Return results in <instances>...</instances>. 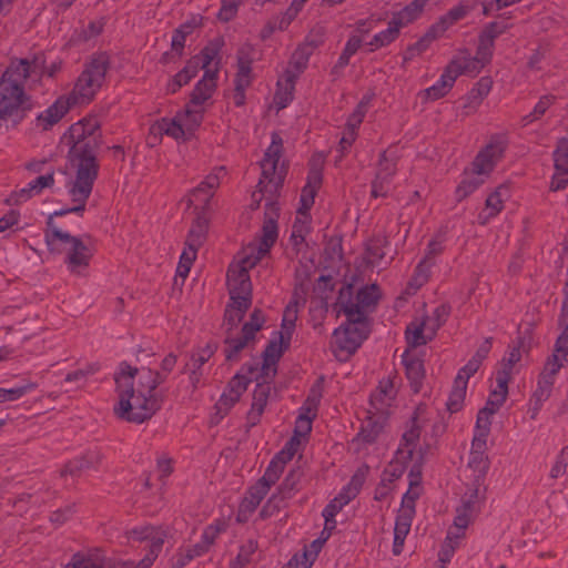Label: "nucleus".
Instances as JSON below:
<instances>
[{"label":"nucleus","mask_w":568,"mask_h":568,"mask_svg":"<svg viewBox=\"0 0 568 568\" xmlns=\"http://www.w3.org/2000/svg\"><path fill=\"white\" fill-rule=\"evenodd\" d=\"M44 54L37 53L31 60L12 58L0 77V109L13 116L19 124L32 109L26 83L32 75L42 77Z\"/></svg>","instance_id":"f257e3e1"},{"label":"nucleus","mask_w":568,"mask_h":568,"mask_svg":"<svg viewBox=\"0 0 568 568\" xmlns=\"http://www.w3.org/2000/svg\"><path fill=\"white\" fill-rule=\"evenodd\" d=\"M62 139L70 145L67 159L71 169L99 176L100 163L97 154L102 135L98 119L84 118L73 123Z\"/></svg>","instance_id":"f03ea898"},{"label":"nucleus","mask_w":568,"mask_h":568,"mask_svg":"<svg viewBox=\"0 0 568 568\" xmlns=\"http://www.w3.org/2000/svg\"><path fill=\"white\" fill-rule=\"evenodd\" d=\"M346 322L333 332L334 352L341 361L348 359L371 334V321L356 310L342 312Z\"/></svg>","instance_id":"7ed1b4c3"},{"label":"nucleus","mask_w":568,"mask_h":568,"mask_svg":"<svg viewBox=\"0 0 568 568\" xmlns=\"http://www.w3.org/2000/svg\"><path fill=\"white\" fill-rule=\"evenodd\" d=\"M110 67L111 60L106 52L93 54L79 75L73 90L68 95L70 101L74 105L89 104L102 88Z\"/></svg>","instance_id":"20e7f679"},{"label":"nucleus","mask_w":568,"mask_h":568,"mask_svg":"<svg viewBox=\"0 0 568 568\" xmlns=\"http://www.w3.org/2000/svg\"><path fill=\"white\" fill-rule=\"evenodd\" d=\"M49 252L61 254V244H68L70 247L67 252L64 263L71 273L80 274L87 268L93 256L91 248L83 242L81 237L73 236L62 230H54L47 236L45 241Z\"/></svg>","instance_id":"39448f33"},{"label":"nucleus","mask_w":568,"mask_h":568,"mask_svg":"<svg viewBox=\"0 0 568 568\" xmlns=\"http://www.w3.org/2000/svg\"><path fill=\"white\" fill-rule=\"evenodd\" d=\"M75 173L74 180H71L68 184V192L71 196L72 202L75 204L72 207L61 209L59 211H54L47 219V229L44 230V241H47V236L50 235L54 230H61L59 226L54 224V217L63 216L70 213H75L82 215L85 211L87 201L89 200L94 182L98 179V175L90 174L88 172H81L78 170H73Z\"/></svg>","instance_id":"423d86ee"},{"label":"nucleus","mask_w":568,"mask_h":568,"mask_svg":"<svg viewBox=\"0 0 568 568\" xmlns=\"http://www.w3.org/2000/svg\"><path fill=\"white\" fill-rule=\"evenodd\" d=\"M130 407L124 410L122 400L114 407L116 416L130 423L142 424L149 420L161 407L163 397L161 395H148L142 392H134L129 399Z\"/></svg>","instance_id":"0eeeda50"},{"label":"nucleus","mask_w":568,"mask_h":568,"mask_svg":"<svg viewBox=\"0 0 568 568\" xmlns=\"http://www.w3.org/2000/svg\"><path fill=\"white\" fill-rule=\"evenodd\" d=\"M353 284H345L338 292L335 307H339L338 313L348 310H356L359 313L367 314L366 310L375 308L381 298V292L377 284L365 285L356 294V303L352 301Z\"/></svg>","instance_id":"6e6552de"},{"label":"nucleus","mask_w":568,"mask_h":568,"mask_svg":"<svg viewBox=\"0 0 568 568\" xmlns=\"http://www.w3.org/2000/svg\"><path fill=\"white\" fill-rule=\"evenodd\" d=\"M508 146V140L505 134H493L488 143L477 153L471 162L473 173L475 175H488L497 163L504 158Z\"/></svg>","instance_id":"1a4fd4ad"},{"label":"nucleus","mask_w":568,"mask_h":568,"mask_svg":"<svg viewBox=\"0 0 568 568\" xmlns=\"http://www.w3.org/2000/svg\"><path fill=\"white\" fill-rule=\"evenodd\" d=\"M280 209L274 202L265 204L264 222L262 226V236L258 245L250 244L244 248L243 253H248V256H258L260 261L270 253V250L275 244L278 235L277 219L280 216Z\"/></svg>","instance_id":"9d476101"},{"label":"nucleus","mask_w":568,"mask_h":568,"mask_svg":"<svg viewBox=\"0 0 568 568\" xmlns=\"http://www.w3.org/2000/svg\"><path fill=\"white\" fill-rule=\"evenodd\" d=\"M258 262V256H248V253H243L237 265L229 266L226 283L230 294L252 295V283L248 271Z\"/></svg>","instance_id":"9b49d317"},{"label":"nucleus","mask_w":568,"mask_h":568,"mask_svg":"<svg viewBox=\"0 0 568 568\" xmlns=\"http://www.w3.org/2000/svg\"><path fill=\"white\" fill-rule=\"evenodd\" d=\"M128 538L133 541H150L149 552L140 562L143 565V568H148L161 552L166 538V532L160 527L143 526L128 531Z\"/></svg>","instance_id":"f8f14e48"},{"label":"nucleus","mask_w":568,"mask_h":568,"mask_svg":"<svg viewBox=\"0 0 568 568\" xmlns=\"http://www.w3.org/2000/svg\"><path fill=\"white\" fill-rule=\"evenodd\" d=\"M323 182V173L322 165L312 160L310 162V169L307 173L306 184L303 186L301 191L300 197V207L297 209V214L308 217V212L314 205L315 196L317 191L321 189Z\"/></svg>","instance_id":"ddd939ff"},{"label":"nucleus","mask_w":568,"mask_h":568,"mask_svg":"<svg viewBox=\"0 0 568 568\" xmlns=\"http://www.w3.org/2000/svg\"><path fill=\"white\" fill-rule=\"evenodd\" d=\"M529 342L525 336H518L513 345H509V352L501 361V368L497 371L496 383L505 387L511 379L514 366L521 359V352H528Z\"/></svg>","instance_id":"4468645a"},{"label":"nucleus","mask_w":568,"mask_h":568,"mask_svg":"<svg viewBox=\"0 0 568 568\" xmlns=\"http://www.w3.org/2000/svg\"><path fill=\"white\" fill-rule=\"evenodd\" d=\"M139 373V368L131 366L126 362L119 364V369L114 374V382L116 385V393L119 400H122L124 405L123 409L126 410L130 407V397L132 393L136 392L134 388V378Z\"/></svg>","instance_id":"2eb2a0df"},{"label":"nucleus","mask_w":568,"mask_h":568,"mask_svg":"<svg viewBox=\"0 0 568 568\" xmlns=\"http://www.w3.org/2000/svg\"><path fill=\"white\" fill-rule=\"evenodd\" d=\"M74 105L68 97L58 98L48 109L39 113L36 118V126L43 131L51 129L57 124Z\"/></svg>","instance_id":"dca6fc26"},{"label":"nucleus","mask_w":568,"mask_h":568,"mask_svg":"<svg viewBox=\"0 0 568 568\" xmlns=\"http://www.w3.org/2000/svg\"><path fill=\"white\" fill-rule=\"evenodd\" d=\"M424 409L423 405L416 407L410 417V427L403 434L396 456L405 460L413 458L414 449L419 440L422 428L418 425L419 413Z\"/></svg>","instance_id":"f3484780"},{"label":"nucleus","mask_w":568,"mask_h":568,"mask_svg":"<svg viewBox=\"0 0 568 568\" xmlns=\"http://www.w3.org/2000/svg\"><path fill=\"white\" fill-rule=\"evenodd\" d=\"M272 389L273 386H270L268 383H256L252 395V405L246 415L247 427H254L260 423Z\"/></svg>","instance_id":"a211bd4d"},{"label":"nucleus","mask_w":568,"mask_h":568,"mask_svg":"<svg viewBox=\"0 0 568 568\" xmlns=\"http://www.w3.org/2000/svg\"><path fill=\"white\" fill-rule=\"evenodd\" d=\"M219 186L220 179L216 174L206 175L197 186L191 190L190 204H193L195 209L200 207L204 212Z\"/></svg>","instance_id":"6ab92c4d"},{"label":"nucleus","mask_w":568,"mask_h":568,"mask_svg":"<svg viewBox=\"0 0 568 568\" xmlns=\"http://www.w3.org/2000/svg\"><path fill=\"white\" fill-rule=\"evenodd\" d=\"M219 69H206L200 81L195 84L190 94V102L187 104L193 106H201L206 102L216 89Z\"/></svg>","instance_id":"aec40b11"},{"label":"nucleus","mask_w":568,"mask_h":568,"mask_svg":"<svg viewBox=\"0 0 568 568\" xmlns=\"http://www.w3.org/2000/svg\"><path fill=\"white\" fill-rule=\"evenodd\" d=\"M478 0H460L459 3L450 8L446 14L442 16L434 24L444 34L449 27L464 19L469 12L476 9Z\"/></svg>","instance_id":"412c9836"},{"label":"nucleus","mask_w":568,"mask_h":568,"mask_svg":"<svg viewBox=\"0 0 568 568\" xmlns=\"http://www.w3.org/2000/svg\"><path fill=\"white\" fill-rule=\"evenodd\" d=\"M479 488L473 487L470 494L463 498L462 505L456 509L454 525L459 529H466L478 511Z\"/></svg>","instance_id":"4be33fe9"},{"label":"nucleus","mask_w":568,"mask_h":568,"mask_svg":"<svg viewBox=\"0 0 568 568\" xmlns=\"http://www.w3.org/2000/svg\"><path fill=\"white\" fill-rule=\"evenodd\" d=\"M268 493V489H266L263 485H260L256 483L254 486H252L245 497L242 499L239 511H237V521L239 523H245L248 517L256 510L260 503L263 500V498Z\"/></svg>","instance_id":"5701e85b"},{"label":"nucleus","mask_w":568,"mask_h":568,"mask_svg":"<svg viewBox=\"0 0 568 568\" xmlns=\"http://www.w3.org/2000/svg\"><path fill=\"white\" fill-rule=\"evenodd\" d=\"M447 68L457 80L462 74H477L483 67L475 57L470 55L467 49H464L449 61Z\"/></svg>","instance_id":"b1692460"},{"label":"nucleus","mask_w":568,"mask_h":568,"mask_svg":"<svg viewBox=\"0 0 568 568\" xmlns=\"http://www.w3.org/2000/svg\"><path fill=\"white\" fill-rule=\"evenodd\" d=\"M403 364L405 366V374L409 381L412 390L417 394L423 387V381L425 378V366L424 361L418 357H409L408 351L403 354Z\"/></svg>","instance_id":"393cba45"},{"label":"nucleus","mask_w":568,"mask_h":568,"mask_svg":"<svg viewBox=\"0 0 568 568\" xmlns=\"http://www.w3.org/2000/svg\"><path fill=\"white\" fill-rule=\"evenodd\" d=\"M255 48L251 43L242 44L236 51V73L234 78L254 80L252 64L255 60Z\"/></svg>","instance_id":"a878e982"},{"label":"nucleus","mask_w":568,"mask_h":568,"mask_svg":"<svg viewBox=\"0 0 568 568\" xmlns=\"http://www.w3.org/2000/svg\"><path fill=\"white\" fill-rule=\"evenodd\" d=\"M277 163L278 162L270 160L261 161L262 178L257 184L260 193L267 191L268 186H272L274 191H276L283 184L284 175L282 173H277Z\"/></svg>","instance_id":"bb28decb"},{"label":"nucleus","mask_w":568,"mask_h":568,"mask_svg":"<svg viewBox=\"0 0 568 568\" xmlns=\"http://www.w3.org/2000/svg\"><path fill=\"white\" fill-rule=\"evenodd\" d=\"M399 160L398 149L394 145L387 148L384 150L381 155L377 163V172L376 175L378 179H386L388 181L392 180V178L397 172V162Z\"/></svg>","instance_id":"cd10ccee"},{"label":"nucleus","mask_w":568,"mask_h":568,"mask_svg":"<svg viewBox=\"0 0 568 568\" xmlns=\"http://www.w3.org/2000/svg\"><path fill=\"white\" fill-rule=\"evenodd\" d=\"M503 191H507L506 187L499 186L493 193H490L485 202V209L478 214V223L486 225L489 221L496 217L504 209Z\"/></svg>","instance_id":"c85d7f7f"},{"label":"nucleus","mask_w":568,"mask_h":568,"mask_svg":"<svg viewBox=\"0 0 568 568\" xmlns=\"http://www.w3.org/2000/svg\"><path fill=\"white\" fill-rule=\"evenodd\" d=\"M241 372H245L250 376L255 374L254 379L256 383H268L272 386L277 374V364H271L264 359L261 367L258 362L254 364L246 363L242 366Z\"/></svg>","instance_id":"c756f323"},{"label":"nucleus","mask_w":568,"mask_h":568,"mask_svg":"<svg viewBox=\"0 0 568 568\" xmlns=\"http://www.w3.org/2000/svg\"><path fill=\"white\" fill-rule=\"evenodd\" d=\"M387 417L384 414H373L366 418L362 425L358 436L366 444L376 442L379 434L383 432Z\"/></svg>","instance_id":"7c9ffc66"},{"label":"nucleus","mask_w":568,"mask_h":568,"mask_svg":"<svg viewBox=\"0 0 568 568\" xmlns=\"http://www.w3.org/2000/svg\"><path fill=\"white\" fill-rule=\"evenodd\" d=\"M429 0H413L400 11L395 12L392 20L402 29L414 22L422 14L425 6Z\"/></svg>","instance_id":"2f4dec72"},{"label":"nucleus","mask_w":568,"mask_h":568,"mask_svg":"<svg viewBox=\"0 0 568 568\" xmlns=\"http://www.w3.org/2000/svg\"><path fill=\"white\" fill-rule=\"evenodd\" d=\"M489 466L490 462L485 453H469L468 467L474 473L473 487L480 488L484 485Z\"/></svg>","instance_id":"473e14b6"},{"label":"nucleus","mask_w":568,"mask_h":568,"mask_svg":"<svg viewBox=\"0 0 568 568\" xmlns=\"http://www.w3.org/2000/svg\"><path fill=\"white\" fill-rule=\"evenodd\" d=\"M456 79L452 74V71L446 67L438 79V81L432 87L423 91L426 99L432 101L444 98L454 87Z\"/></svg>","instance_id":"72a5a7b5"},{"label":"nucleus","mask_w":568,"mask_h":568,"mask_svg":"<svg viewBox=\"0 0 568 568\" xmlns=\"http://www.w3.org/2000/svg\"><path fill=\"white\" fill-rule=\"evenodd\" d=\"M442 36H443L442 32H439V30H437V28L433 23L428 28L426 33L419 40H417L413 44H409L406 48V51L404 53V60L409 61V60L414 59L415 57L419 55L420 53H423L424 51H426L428 49V47L430 45V43L433 41H435L436 39H438Z\"/></svg>","instance_id":"f704fd0d"},{"label":"nucleus","mask_w":568,"mask_h":568,"mask_svg":"<svg viewBox=\"0 0 568 568\" xmlns=\"http://www.w3.org/2000/svg\"><path fill=\"white\" fill-rule=\"evenodd\" d=\"M426 328H428L426 322L414 321L406 326L405 338L409 347L416 348L432 341V336L428 333L425 334Z\"/></svg>","instance_id":"c9c22d12"},{"label":"nucleus","mask_w":568,"mask_h":568,"mask_svg":"<svg viewBox=\"0 0 568 568\" xmlns=\"http://www.w3.org/2000/svg\"><path fill=\"white\" fill-rule=\"evenodd\" d=\"M255 339L248 336L246 333H241L239 337H226L224 339V355L226 362H239L241 352L248 346L251 342Z\"/></svg>","instance_id":"e433bc0d"},{"label":"nucleus","mask_w":568,"mask_h":568,"mask_svg":"<svg viewBox=\"0 0 568 568\" xmlns=\"http://www.w3.org/2000/svg\"><path fill=\"white\" fill-rule=\"evenodd\" d=\"M399 33L400 28L390 19L387 29L376 33L372 40L367 42V45L369 47L368 51L374 52L381 48L389 45L399 37Z\"/></svg>","instance_id":"4c0bfd02"},{"label":"nucleus","mask_w":568,"mask_h":568,"mask_svg":"<svg viewBox=\"0 0 568 568\" xmlns=\"http://www.w3.org/2000/svg\"><path fill=\"white\" fill-rule=\"evenodd\" d=\"M295 82V75L293 74H288L287 77L283 75V81L280 80L277 82L274 101L278 109L286 108L293 101Z\"/></svg>","instance_id":"58836bf2"},{"label":"nucleus","mask_w":568,"mask_h":568,"mask_svg":"<svg viewBox=\"0 0 568 568\" xmlns=\"http://www.w3.org/2000/svg\"><path fill=\"white\" fill-rule=\"evenodd\" d=\"M467 385L466 382L460 376H456L454 379L453 388L449 393L446 407L448 412L457 413L464 406V400L466 396Z\"/></svg>","instance_id":"ea45409f"},{"label":"nucleus","mask_w":568,"mask_h":568,"mask_svg":"<svg viewBox=\"0 0 568 568\" xmlns=\"http://www.w3.org/2000/svg\"><path fill=\"white\" fill-rule=\"evenodd\" d=\"M311 55L312 53L310 51H306L305 49L298 45L292 54L288 68L284 72V77L293 74L295 75L296 81L300 74L303 73L307 68Z\"/></svg>","instance_id":"a19ab883"},{"label":"nucleus","mask_w":568,"mask_h":568,"mask_svg":"<svg viewBox=\"0 0 568 568\" xmlns=\"http://www.w3.org/2000/svg\"><path fill=\"white\" fill-rule=\"evenodd\" d=\"M152 131H158L161 134H166L175 140L184 138L187 133L183 124L176 119L163 118L151 128Z\"/></svg>","instance_id":"79ce46f5"},{"label":"nucleus","mask_w":568,"mask_h":568,"mask_svg":"<svg viewBox=\"0 0 568 568\" xmlns=\"http://www.w3.org/2000/svg\"><path fill=\"white\" fill-rule=\"evenodd\" d=\"M303 471L300 467L293 468L288 471L282 484L277 488V493L286 500L292 498L295 491L298 490V484L303 477Z\"/></svg>","instance_id":"37998d69"},{"label":"nucleus","mask_w":568,"mask_h":568,"mask_svg":"<svg viewBox=\"0 0 568 568\" xmlns=\"http://www.w3.org/2000/svg\"><path fill=\"white\" fill-rule=\"evenodd\" d=\"M306 287L303 283L295 286L292 300L284 310L283 320H297L298 306L306 303Z\"/></svg>","instance_id":"c03bdc74"},{"label":"nucleus","mask_w":568,"mask_h":568,"mask_svg":"<svg viewBox=\"0 0 568 568\" xmlns=\"http://www.w3.org/2000/svg\"><path fill=\"white\" fill-rule=\"evenodd\" d=\"M204 554H206V546L199 544L185 550H180L172 558L171 568H184L194 558L201 557Z\"/></svg>","instance_id":"a18cd8bd"},{"label":"nucleus","mask_w":568,"mask_h":568,"mask_svg":"<svg viewBox=\"0 0 568 568\" xmlns=\"http://www.w3.org/2000/svg\"><path fill=\"white\" fill-rule=\"evenodd\" d=\"M386 243L387 241L381 237H373L367 242L365 248L367 264L375 266L384 258Z\"/></svg>","instance_id":"49530a36"},{"label":"nucleus","mask_w":568,"mask_h":568,"mask_svg":"<svg viewBox=\"0 0 568 568\" xmlns=\"http://www.w3.org/2000/svg\"><path fill=\"white\" fill-rule=\"evenodd\" d=\"M257 541L248 539L239 550L237 556L231 561L230 568H244L252 561V556L256 552Z\"/></svg>","instance_id":"de8ad7c7"},{"label":"nucleus","mask_w":568,"mask_h":568,"mask_svg":"<svg viewBox=\"0 0 568 568\" xmlns=\"http://www.w3.org/2000/svg\"><path fill=\"white\" fill-rule=\"evenodd\" d=\"M554 381L550 375H540L537 387L534 390L530 403L544 404L551 395Z\"/></svg>","instance_id":"09e8293b"},{"label":"nucleus","mask_w":568,"mask_h":568,"mask_svg":"<svg viewBox=\"0 0 568 568\" xmlns=\"http://www.w3.org/2000/svg\"><path fill=\"white\" fill-rule=\"evenodd\" d=\"M223 45V39L216 38L210 41L209 44L201 50L200 54L196 55L199 57L202 69H204V71L209 69L207 67L211 64V62L219 57Z\"/></svg>","instance_id":"8fccbe9b"},{"label":"nucleus","mask_w":568,"mask_h":568,"mask_svg":"<svg viewBox=\"0 0 568 568\" xmlns=\"http://www.w3.org/2000/svg\"><path fill=\"white\" fill-rule=\"evenodd\" d=\"M497 388L498 389L490 392L489 397L481 410H486L488 414L494 415L506 402L508 395V384H505V387L497 385Z\"/></svg>","instance_id":"3c124183"},{"label":"nucleus","mask_w":568,"mask_h":568,"mask_svg":"<svg viewBox=\"0 0 568 568\" xmlns=\"http://www.w3.org/2000/svg\"><path fill=\"white\" fill-rule=\"evenodd\" d=\"M483 183L484 179H481L480 175L464 179L456 187V201H464L466 197L473 194Z\"/></svg>","instance_id":"603ef678"},{"label":"nucleus","mask_w":568,"mask_h":568,"mask_svg":"<svg viewBox=\"0 0 568 568\" xmlns=\"http://www.w3.org/2000/svg\"><path fill=\"white\" fill-rule=\"evenodd\" d=\"M368 470L369 467L367 465H363L362 467H359L356 470V473L352 476L349 483L346 486H344L342 490L354 499L359 494L365 483Z\"/></svg>","instance_id":"864d4df0"},{"label":"nucleus","mask_w":568,"mask_h":568,"mask_svg":"<svg viewBox=\"0 0 568 568\" xmlns=\"http://www.w3.org/2000/svg\"><path fill=\"white\" fill-rule=\"evenodd\" d=\"M371 99H372L371 97L365 95L358 102L355 110L347 119L346 125H347L348 130L356 131L359 128L361 123L363 122V120L368 111V105L371 103Z\"/></svg>","instance_id":"5fc2aeb1"},{"label":"nucleus","mask_w":568,"mask_h":568,"mask_svg":"<svg viewBox=\"0 0 568 568\" xmlns=\"http://www.w3.org/2000/svg\"><path fill=\"white\" fill-rule=\"evenodd\" d=\"M510 28L511 24L507 22L493 21L484 27L478 37L486 42L495 44V40Z\"/></svg>","instance_id":"6e6d98bb"},{"label":"nucleus","mask_w":568,"mask_h":568,"mask_svg":"<svg viewBox=\"0 0 568 568\" xmlns=\"http://www.w3.org/2000/svg\"><path fill=\"white\" fill-rule=\"evenodd\" d=\"M284 335L280 333V341L272 339L267 343L262 353L264 361L271 364H277L284 353Z\"/></svg>","instance_id":"4d7b16f0"},{"label":"nucleus","mask_w":568,"mask_h":568,"mask_svg":"<svg viewBox=\"0 0 568 568\" xmlns=\"http://www.w3.org/2000/svg\"><path fill=\"white\" fill-rule=\"evenodd\" d=\"M335 288V284L333 282L332 275H321L316 284L314 285V292L318 295V297L322 300V304L327 311V301L329 297V293H332Z\"/></svg>","instance_id":"13d9d810"},{"label":"nucleus","mask_w":568,"mask_h":568,"mask_svg":"<svg viewBox=\"0 0 568 568\" xmlns=\"http://www.w3.org/2000/svg\"><path fill=\"white\" fill-rule=\"evenodd\" d=\"M554 97L552 95H544L539 99V101L537 102V104L535 105L534 110L523 116L521 119V122L524 125H528L530 124L531 122L540 119L545 113L546 111L550 108V105L554 103Z\"/></svg>","instance_id":"bf43d9fd"},{"label":"nucleus","mask_w":568,"mask_h":568,"mask_svg":"<svg viewBox=\"0 0 568 568\" xmlns=\"http://www.w3.org/2000/svg\"><path fill=\"white\" fill-rule=\"evenodd\" d=\"M36 388V383H27L12 388H0V403L17 400Z\"/></svg>","instance_id":"052dcab7"},{"label":"nucleus","mask_w":568,"mask_h":568,"mask_svg":"<svg viewBox=\"0 0 568 568\" xmlns=\"http://www.w3.org/2000/svg\"><path fill=\"white\" fill-rule=\"evenodd\" d=\"M216 342H209L204 347L199 349V352L193 353L191 355L190 365L196 368H202L205 363L215 354L217 351Z\"/></svg>","instance_id":"680f3d73"},{"label":"nucleus","mask_w":568,"mask_h":568,"mask_svg":"<svg viewBox=\"0 0 568 568\" xmlns=\"http://www.w3.org/2000/svg\"><path fill=\"white\" fill-rule=\"evenodd\" d=\"M264 323V313L262 312V310L255 308L251 313L250 320L242 326L241 333H246L248 336L255 339L256 333L263 327Z\"/></svg>","instance_id":"e2e57ef3"},{"label":"nucleus","mask_w":568,"mask_h":568,"mask_svg":"<svg viewBox=\"0 0 568 568\" xmlns=\"http://www.w3.org/2000/svg\"><path fill=\"white\" fill-rule=\"evenodd\" d=\"M284 468L280 466L277 460L271 459L264 475L256 483L263 485L270 490V488L278 480Z\"/></svg>","instance_id":"0e129e2a"},{"label":"nucleus","mask_w":568,"mask_h":568,"mask_svg":"<svg viewBox=\"0 0 568 568\" xmlns=\"http://www.w3.org/2000/svg\"><path fill=\"white\" fill-rule=\"evenodd\" d=\"M103 558L99 556H85L77 552L72 556L69 566L71 568H103Z\"/></svg>","instance_id":"69168bd1"},{"label":"nucleus","mask_w":568,"mask_h":568,"mask_svg":"<svg viewBox=\"0 0 568 568\" xmlns=\"http://www.w3.org/2000/svg\"><path fill=\"white\" fill-rule=\"evenodd\" d=\"M325 542L326 538L320 537L313 540L308 548L304 549L302 554L303 560L301 561L302 568L312 567Z\"/></svg>","instance_id":"338daca9"},{"label":"nucleus","mask_w":568,"mask_h":568,"mask_svg":"<svg viewBox=\"0 0 568 568\" xmlns=\"http://www.w3.org/2000/svg\"><path fill=\"white\" fill-rule=\"evenodd\" d=\"M286 499L277 491L273 494L260 511V517L266 519L278 513L285 506Z\"/></svg>","instance_id":"774afa93"}]
</instances>
